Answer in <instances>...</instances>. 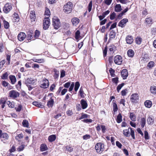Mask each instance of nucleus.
Masks as SVG:
<instances>
[{
  "label": "nucleus",
  "mask_w": 156,
  "mask_h": 156,
  "mask_svg": "<svg viewBox=\"0 0 156 156\" xmlns=\"http://www.w3.org/2000/svg\"><path fill=\"white\" fill-rule=\"evenodd\" d=\"M122 10L121 6L120 4L116 5L115 7V11L116 12H119Z\"/></svg>",
  "instance_id": "nucleus-30"
},
{
  "label": "nucleus",
  "mask_w": 156,
  "mask_h": 156,
  "mask_svg": "<svg viewBox=\"0 0 156 156\" xmlns=\"http://www.w3.org/2000/svg\"><path fill=\"white\" fill-rule=\"evenodd\" d=\"M154 62L150 61L148 63V66L149 68H151V67H152L154 66Z\"/></svg>",
  "instance_id": "nucleus-54"
},
{
  "label": "nucleus",
  "mask_w": 156,
  "mask_h": 156,
  "mask_svg": "<svg viewBox=\"0 0 156 156\" xmlns=\"http://www.w3.org/2000/svg\"><path fill=\"white\" fill-rule=\"evenodd\" d=\"M144 105L147 107L150 108L152 105V102L149 100H147L145 101Z\"/></svg>",
  "instance_id": "nucleus-28"
},
{
  "label": "nucleus",
  "mask_w": 156,
  "mask_h": 156,
  "mask_svg": "<svg viewBox=\"0 0 156 156\" xmlns=\"http://www.w3.org/2000/svg\"><path fill=\"white\" fill-rule=\"evenodd\" d=\"M8 76V74L7 72H6L3 74L1 76L2 79L3 80H5L7 78Z\"/></svg>",
  "instance_id": "nucleus-48"
},
{
  "label": "nucleus",
  "mask_w": 156,
  "mask_h": 156,
  "mask_svg": "<svg viewBox=\"0 0 156 156\" xmlns=\"http://www.w3.org/2000/svg\"><path fill=\"white\" fill-rule=\"evenodd\" d=\"M54 103V100L52 98H50L48 102L47 106L49 108H51L53 106Z\"/></svg>",
  "instance_id": "nucleus-19"
},
{
  "label": "nucleus",
  "mask_w": 156,
  "mask_h": 156,
  "mask_svg": "<svg viewBox=\"0 0 156 156\" xmlns=\"http://www.w3.org/2000/svg\"><path fill=\"white\" fill-rule=\"evenodd\" d=\"M40 34V32L38 30H36L34 33V37L35 38H37L39 36Z\"/></svg>",
  "instance_id": "nucleus-43"
},
{
  "label": "nucleus",
  "mask_w": 156,
  "mask_h": 156,
  "mask_svg": "<svg viewBox=\"0 0 156 156\" xmlns=\"http://www.w3.org/2000/svg\"><path fill=\"white\" fill-rule=\"evenodd\" d=\"M121 75L124 79H126L128 76L127 70L126 69H123L121 72Z\"/></svg>",
  "instance_id": "nucleus-16"
},
{
  "label": "nucleus",
  "mask_w": 156,
  "mask_h": 156,
  "mask_svg": "<svg viewBox=\"0 0 156 156\" xmlns=\"http://www.w3.org/2000/svg\"><path fill=\"white\" fill-rule=\"evenodd\" d=\"M154 121V119L151 117H149L147 119V122L149 124H151Z\"/></svg>",
  "instance_id": "nucleus-42"
},
{
  "label": "nucleus",
  "mask_w": 156,
  "mask_h": 156,
  "mask_svg": "<svg viewBox=\"0 0 156 156\" xmlns=\"http://www.w3.org/2000/svg\"><path fill=\"white\" fill-rule=\"evenodd\" d=\"M23 135L22 133H21L20 134L18 135V136L16 137V139L17 140H18L19 138L21 139L23 138Z\"/></svg>",
  "instance_id": "nucleus-62"
},
{
  "label": "nucleus",
  "mask_w": 156,
  "mask_h": 156,
  "mask_svg": "<svg viewBox=\"0 0 156 156\" xmlns=\"http://www.w3.org/2000/svg\"><path fill=\"white\" fill-rule=\"evenodd\" d=\"M152 22V20L150 17L147 18L145 19V22L147 24H151Z\"/></svg>",
  "instance_id": "nucleus-34"
},
{
  "label": "nucleus",
  "mask_w": 156,
  "mask_h": 156,
  "mask_svg": "<svg viewBox=\"0 0 156 156\" xmlns=\"http://www.w3.org/2000/svg\"><path fill=\"white\" fill-rule=\"evenodd\" d=\"M114 61L115 64L121 65L122 61V58L120 55H117L114 57Z\"/></svg>",
  "instance_id": "nucleus-9"
},
{
  "label": "nucleus",
  "mask_w": 156,
  "mask_h": 156,
  "mask_svg": "<svg viewBox=\"0 0 156 156\" xmlns=\"http://www.w3.org/2000/svg\"><path fill=\"white\" fill-rule=\"evenodd\" d=\"M127 55L128 56L132 57L134 55L133 51L132 49L129 50L127 52Z\"/></svg>",
  "instance_id": "nucleus-29"
},
{
  "label": "nucleus",
  "mask_w": 156,
  "mask_h": 156,
  "mask_svg": "<svg viewBox=\"0 0 156 156\" xmlns=\"http://www.w3.org/2000/svg\"><path fill=\"white\" fill-rule=\"evenodd\" d=\"M4 25L5 28L6 29H7L9 27V24L7 21H4Z\"/></svg>",
  "instance_id": "nucleus-52"
},
{
  "label": "nucleus",
  "mask_w": 156,
  "mask_h": 156,
  "mask_svg": "<svg viewBox=\"0 0 156 156\" xmlns=\"http://www.w3.org/2000/svg\"><path fill=\"white\" fill-rule=\"evenodd\" d=\"M139 98L138 95L137 94L135 93L132 94L131 96L130 100L132 102L136 101Z\"/></svg>",
  "instance_id": "nucleus-12"
},
{
  "label": "nucleus",
  "mask_w": 156,
  "mask_h": 156,
  "mask_svg": "<svg viewBox=\"0 0 156 156\" xmlns=\"http://www.w3.org/2000/svg\"><path fill=\"white\" fill-rule=\"evenodd\" d=\"M108 48L107 46H106L104 50L103 51V56L104 57L106 56L107 51Z\"/></svg>",
  "instance_id": "nucleus-55"
},
{
  "label": "nucleus",
  "mask_w": 156,
  "mask_h": 156,
  "mask_svg": "<svg viewBox=\"0 0 156 156\" xmlns=\"http://www.w3.org/2000/svg\"><path fill=\"white\" fill-rule=\"evenodd\" d=\"M22 124L23 127H28V122L26 120H24L22 122Z\"/></svg>",
  "instance_id": "nucleus-40"
},
{
  "label": "nucleus",
  "mask_w": 156,
  "mask_h": 156,
  "mask_svg": "<svg viewBox=\"0 0 156 156\" xmlns=\"http://www.w3.org/2000/svg\"><path fill=\"white\" fill-rule=\"evenodd\" d=\"M36 82V80L33 78H28L27 79L25 82V84L28 87L29 90H31L34 87L32 86L34 85Z\"/></svg>",
  "instance_id": "nucleus-1"
},
{
  "label": "nucleus",
  "mask_w": 156,
  "mask_h": 156,
  "mask_svg": "<svg viewBox=\"0 0 156 156\" xmlns=\"http://www.w3.org/2000/svg\"><path fill=\"white\" fill-rule=\"evenodd\" d=\"M92 1H91L88 5V10L89 12H90L92 9Z\"/></svg>",
  "instance_id": "nucleus-53"
},
{
  "label": "nucleus",
  "mask_w": 156,
  "mask_h": 156,
  "mask_svg": "<svg viewBox=\"0 0 156 156\" xmlns=\"http://www.w3.org/2000/svg\"><path fill=\"white\" fill-rule=\"evenodd\" d=\"M50 14V12L49 9L48 8H46L45 11L44 15L49 17Z\"/></svg>",
  "instance_id": "nucleus-35"
},
{
  "label": "nucleus",
  "mask_w": 156,
  "mask_h": 156,
  "mask_svg": "<svg viewBox=\"0 0 156 156\" xmlns=\"http://www.w3.org/2000/svg\"><path fill=\"white\" fill-rule=\"evenodd\" d=\"M144 138L146 140H148L149 139L148 133L146 131H145L144 132Z\"/></svg>",
  "instance_id": "nucleus-61"
},
{
  "label": "nucleus",
  "mask_w": 156,
  "mask_h": 156,
  "mask_svg": "<svg viewBox=\"0 0 156 156\" xmlns=\"http://www.w3.org/2000/svg\"><path fill=\"white\" fill-rule=\"evenodd\" d=\"M112 106L113 108V111L114 112H117L118 110V107L115 101L114 100H113Z\"/></svg>",
  "instance_id": "nucleus-22"
},
{
  "label": "nucleus",
  "mask_w": 156,
  "mask_h": 156,
  "mask_svg": "<svg viewBox=\"0 0 156 156\" xmlns=\"http://www.w3.org/2000/svg\"><path fill=\"white\" fill-rule=\"evenodd\" d=\"M124 85V83H123L119 84L117 88V90L118 92H119L122 87Z\"/></svg>",
  "instance_id": "nucleus-44"
},
{
  "label": "nucleus",
  "mask_w": 156,
  "mask_h": 156,
  "mask_svg": "<svg viewBox=\"0 0 156 156\" xmlns=\"http://www.w3.org/2000/svg\"><path fill=\"white\" fill-rule=\"evenodd\" d=\"M22 106L21 105H19L18 107H15V109L16 111L20 112L21 111L22 109Z\"/></svg>",
  "instance_id": "nucleus-57"
},
{
  "label": "nucleus",
  "mask_w": 156,
  "mask_h": 156,
  "mask_svg": "<svg viewBox=\"0 0 156 156\" xmlns=\"http://www.w3.org/2000/svg\"><path fill=\"white\" fill-rule=\"evenodd\" d=\"M142 41V39L140 37H137L135 40L136 44H141Z\"/></svg>",
  "instance_id": "nucleus-45"
},
{
  "label": "nucleus",
  "mask_w": 156,
  "mask_h": 156,
  "mask_svg": "<svg viewBox=\"0 0 156 156\" xmlns=\"http://www.w3.org/2000/svg\"><path fill=\"white\" fill-rule=\"evenodd\" d=\"M48 148L45 144H42L41 145L40 147V151H44L47 150Z\"/></svg>",
  "instance_id": "nucleus-23"
},
{
  "label": "nucleus",
  "mask_w": 156,
  "mask_h": 156,
  "mask_svg": "<svg viewBox=\"0 0 156 156\" xmlns=\"http://www.w3.org/2000/svg\"><path fill=\"white\" fill-rule=\"evenodd\" d=\"M56 138V136L55 135H52L48 137L49 141L52 142L55 140Z\"/></svg>",
  "instance_id": "nucleus-26"
},
{
  "label": "nucleus",
  "mask_w": 156,
  "mask_h": 156,
  "mask_svg": "<svg viewBox=\"0 0 156 156\" xmlns=\"http://www.w3.org/2000/svg\"><path fill=\"white\" fill-rule=\"evenodd\" d=\"M128 21L127 19H124L121 20L119 23L118 26L119 27H123L125 26L126 23Z\"/></svg>",
  "instance_id": "nucleus-15"
},
{
  "label": "nucleus",
  "mask_w": 156,
  "mask_h": 156,
  "mask_svg": "<svg viewBox=\"0 0 156 156\" xmlns=\"http://www.w3.org/2000/svg\"><path fill=\"white\" fill-rule=\"evenodd\" d=\"M13 17L15 22H17L19 21V17L18 14L17 13L15 12L14 13Z\"/></svg>",
  "instance_id": "nucleus-31"
},
{
  "label": "nucleus",
  "mask_w": 156,
  "mask_h": 156,
  "mask_svg": "<svg viewBox=\"0 0 156 156\" xmlns=\"http://www.w3.org/2000/svg\"><path fill=\"white\" fill-rule=\"evenodd\" d=\"M26 34L23 32L20 33L18 36V39L20 41H23L26 37Z\"/></svg>",
  "instance_id": "nucleus-14"
},
{
  "label": "nucleus",
  "mask_w": 156,
  "mask_h": 156,
  "mask_svg": "<svg viewBox=\"0 0 156 156\" xmlns=\"http://www.w3.org/2000/svg\"><path fill=\"white\" fill-rule=\"evenodd\" d=\"M109 71L111 76L114 77L115 76V74L114 73V70L112 68H111Z\"/></svg>",
  "instance_id": "nucleus-59"
},
{
  "label": "nucleus",
  "mask_w": 156,
  "mask_h": 156,
  "mask_svg": "<svg viewBox=\"0 0 156 156\" xmlns=\"http://www.w3.org/2000/svg\"><path fill=\"white\" fill-rule=\"evenodd\" d=\"M50 25V21L48 17H45L43 20V28L46 30L48 29Z\"/></svg>",
  "instance_id": "nucleus-6"
},
{
  "label": "nucleus",
  "mask_w": 156,
  "mask_h": 156,
  "mask_svg": "<svg viewBox=\"0 0 156 156\" xmlns=\"http://www.w3.org/2000/svg\"><path fill=\"white\" fill-rule=\"evenodd\" d=\"M33 34V33L31 32H30L28 33V35L27 37V38L28 40H31L32 39Z\"/></svg>",
  "instance_id": "nucleus-39"
},
{
  "label": "nucleus",
  "mask_w": 156,
  "mask_h": 156,
  "mask_svg": "<svg viewBox=\"0 0 156 156\" xmlns=\"http://www.w3.org/2000/svg\"><path fill=\"white\" fill-rule=\"evenodd\" d=\"M126 41L127 44H131L133 42V39L132 36H128L126 38Z\"/></svg>",
  "instance_id": "nucleus-17"
},
{
  "label": "nucleus",
  "mask_w": 156,
  "mask_h": 156,
  "mask_svg": "<svg viewBox=\"0 0 156 156\" xmlns=\"http://www.w3.org/2000/svg\"><path fill=\"white\" fill-rule=\"evenodd\" d=\"M9 78L10 79L11 82L12 84H14L16 81V78L14 76L10 75L9 76Z\"/></svg>",
  "instance_id": "nucleus-25"
},
{
  "label": "nucleus",
  "mask_w": 156,
  "mask_h": 156,
  "mask_svg": "<svg viewBox=\"0 0 156 156\" xmlns=\"http://www.w3.org/2000/svg\"><path fill=\"white\" fill-rule=\"evenodd\" d=\"M73 8V4L71 2H69L65 5L63 7L64 12L67 13H70Z\"/></svg>",
  "instance_id": "nucleus-3"
},
{
  "label": "nucleus",
  "mask_w": 156,
  "mask_h": 156,
  "mask_svg": "<svg viewBox=\"0 0 156 156\" xmlns=\"http://www.w3.org/2000/svg\"><path fill=\"white\" fill-rule=\"evenodd\" d=\"M115 33L113 30H112L109 34L110 38H113L115 37Z\"/></svg>",
  "instance_id": "nucleus-36"
},
{
  "label": "nucleus",
  "mask_w": 156,
  "mask_h": 156,
  "mask_svg": "<svg viewBox=\"0 0 156 156\" xmlns=\"http://www.w3.org/2000/svg\"><path fill=\"white\" fill-rule=\"evenodd\" d=\"M49 82L48 80L46 79H44L43 81V83L40 86V87L43 88H46L48 87Z\"/></svg>",
  "instance_id": "nucleus-11"
},
{
  "label": "nucleus",
  "mask_w": 156,
  "mask_h": 156,
  "mask_svg": "<svg viewBox=\"0 0 156 156\" xmlns=\"http://www.w3.org/2000/svg\"><path fill=\"white\" fill-rule=\"evenodd\" d=\"M122 120V116L120 113H119L117 117V122L118 123H120Z\"/></svg>",
  "instance_id": "nucleus-32"
},
{
  "label": "nucleus",
  "mask_w": 156,
  "mask_h": 156,
  "mask_svg": "<svg viewBox=\"0 0 156 156\" xmlns=\"http://www.w3.org/2000/svg\"><path fill=\"white\" fill-rule=\"evenodd\" d=\"M2 84L3 86L6 87L8 86L9 83L5 81H2Z\"/></svg>",
  "instance_id": "nucleus-56"
},
{
  "label": "nucleus",
  "mask_w": 156,
  "mask_h": 156,
  "mask_svg": "<svg viewBox=\"0 0 156 156\" xmlns=\"http://www.w3.org/2000/svg\"><path fill=\"white\" fill-rule=\"evenodd\" d=\"M79 92L81 97L83 98L84 97V96L83 95V91L82 87H81L80 88Z\"/></svg>",
  "instance_id": "nucleus-51"
},
{
  "label": "nucleus",
  "mask_w": 156,
  "mask_h": 156,
  "mask_svg": "<svg viewBox=\"0 0 156 156\" xmlns=\"http://www.w3.org/2000/svg\"><path fill=\"white\" fill-rule=\"evenodd\" d=\"M30 17L31 22H34L36 19V16L35 11L34 10L31 11Z\"/></svg>",
  "instance_id": "nucleus-13"
},
{
  "label": "nucleus",
  "mask_w": 156,
  "mask_h": 156,
  "mask_svg": "<svg viewBox=\"0 0 156 156\" xmlns=\"http://www.w3.org/2000/svg\"><path fill=\"white\" fill-rule=\"evenodd\" d=\"M33 104L37 107L41 108L44 107V105H42L41 102L37 101H34L33 102Z\"/></svg>",
  "instance_id": "nucleus-21"
},
{
  "label": "nucleus",
  "mask_w": 156,
  "mask_h": 156,
  "mask_svg": "<svg viewBox=\"0 0 156 156\" xmlns=\"http://www.w3.org/2000/svg\"><path fill=\"white\" fill-rule=\"evenodd\" d=\"M80 32L79 30H77L75 33V38L76 40H78L80 38Z\"/></svg>",
  "instance_id": "nucleus-33"
},
{
  "label": "nucleus",
  "mask_w": 156,
  "mask_h": 156,
  "mask_svg": "<svg viewBox=\"0 0 156 156\" xmlns=\"http://www.w3.org/2000/svg\"><path fill=\"white\" fill-rule=\"evenodd\" d=\"M9 95L10 97L15 98L19 97L20 94L16 90H12L9 92Z\"/></svg>",
  "instance_id": "nucleus-7"
},
{
  "label": "nucleus",
  "mask_w": 156,
  "mask_h": 156,
  "mask_svg": "<svg viewBox=\"0 0 156 156\" xmlns=\"http://www.w3.org/2000/svg\"><path fill=\"white\" fill-rule=\"evenodd\" d=\"M83 140H87L90 138V136L88 134H86L84 135L83 136Z\"/></svg>",
  "instance_id": "nucleus-50"
},
{
  "label": "nucleus",
  "mask_w": 156,
  "mask_h": 156,
  "mask_svg": "<svg viewBox=\"0 0 156 156\" xmlns=\"http://www.w3.org/2000/svg\"><path fill=\"white\" fill-rule=\"evenodd\" d=\"M150 91L151 93L153 94H156V86H153L150 87Z\"/></svg>",
  "instance_id": "nucleus-27"
},
{
  "label": "nucleus",
  "mask_w": 156,
  "mask_h": 156,
  "mask_svg": "<svg viewBox=\"0 0 156 156\" xmlns=\"http://www.w3.org/2000/svg\"><path fill=\"white\" fill-rule=\"evenodd\" d=\"M123 133L126 137L129 136L130 135H131L133 139H135L134 131L130 127H129L128 129L124 130Z\"/></svg>",
  "instance_id": "nucleus-2"
},
{
  "label": "nucleus",
  "mask_w": 156,
  "mask_h": 156,
  "mask_svg": "<svg viewBox=\"0 0 156 156\" xmlns=\"http://www.w3.org/2000/svg\"><path fill=\"white\" fill-rule=\"evenodd\" d=\"M116 16V14L114 12H113L110 16V19L111 20H113L114 19L115 16Z\"/></svg>",
  "instance_id": "nucleus-58"
},
{
  "label": "nucleus",
  "mask_w": 156,
  "mask_h": 156,
  "mask_svg": "<svg viewBox=\"0 0 156 156\" xmlns=\"http://www.w3.org/2000/svg\"><path fill=\"white\" fill-rule=\"evenodd\" d=\"M66 114L69 116H70L73 114V112L72 110H68L66 112Z\"/></svg>",
  "instance_id": "nucleus-64"
},
{
  "label": "nucleus",
  "mask_w": 156,
  "mask_h": 156,
  "mask_svg": "<svg viewBox=\"0 0 156 156\" xmlns=\"http://www.w3.org/2000/svg\"><path fill=\"white\" fill-rule=\"evenodd\" d=\"M129 117L130 119L132 121H136V116L133 112H130V113Z\"/></svg>",
  "instance_id": "nucleus-24"
},
{
  "label": "nucleus",
  "mask_w": 156,
  "mask_h": 156,
  "mask_svg": "<svg viewBox=\"0 0 156 156\" xmlns=\"http://www.w3.org/2000/svg\"><path fill=\"white\" fill-rule=\"evenodd\" d=\"M66 148L69 152H71L73 151V148L71 146H67Z\"/></svg>",
  "instance_id": "nucleus-60"
},
{
  "label": "nucleus",
  "mask_w": 156,
  "mask_h": 156,
  "mask_svg": "<svg viewBox=\"0 0 156 156\" xmlns=\"http://www.w3.org/2000/svg\"><path fill=\"white\" fill-rule=\"evenodd\" d=\"M146 123V119L144 118H142L141 119L140 124L141 127H144Z\"/></svg>",
  "instance_id": "nucleus-38"
},
{
  "label": "nucleus",
  "mask_w": 156,
  "mask_h": 156,
  "mask_svg": "<svg viewBox=\"0 0 156 156\" xmlns=\"http://www.w3.org/2000/svg\"><path fill=\"white\" fill-rule=\"evenodd\" d=\"M7 104L8 105V106L9 108H13L14 107V104L10 102L9 101H8L7 102Z\"/></svg>",
  "instance_id": "nucleus-46"
},
{
  "label": "nucleus",
  "mask_w": 156,
  "mask_h": 156,
  "mask_svg": "<svg viewBox=\"0 0 156 156\" xmlns=\"http://www.w3.org/2000/svg\"><path fill=\"white\" fill-rule=\"evenodd\" d=\"M104 144L101 143H98L95 145V149L98 153H101L104 150Z\"/></svg>",
  "instance_id": "nucleus-5"
},
{
  "label": "nucleus",
  "mask_w": 156,
  "mask_h": 156,
  "mask_svg": "<svg viewBox=\"0 0 156 156\" xmlns=\"http://www.w3.org/2000/svg\"><path fill=\"white\" fill-rule=\"evenodd\" d=\"M33 60L35 62H37L38 63H41L44 62V60L43 59H33Z\"/></svg>",
  "instance_id": "nucleus-49"
},
{
  "label": "nucleus",
  "mask_w": 156,
  "mask_h": 156,
  "mask_svg": "<svg viewBox=\"0 0 156 156\" xmlns=\"http://www.w3.org/2000/svg\"><path fill=\"white\" fill-rule=\"evenodd\" d=\"M61 23L57 17L55 16L53 18V25L55 29H58L60 27Z\"/></svg>",
  "instance_id": "nucleus-4"
},
{
  "label": "nucleus",
  "mask_w": 156,
  "mask_h": 156,
  "mask_svg": "<svg viewBox=\"0 0 156 156\" xmlns=\"http://www.w3.org/2000/svg\"><path fill=\"white\" fill-rule=\"evenodd\" d=\"M12 5L11 4L7 3L6 4L4 5L3 11L5 13H9L12 9Z\"/></svg>",
  "instance_id": "nucleus-8"
},
{
  "label": "nucleus",
  "mask_w": 156,
  "mask_h": 156,
  "mask_svg": "<svg viewBox=\"0 0 156 156\" xmlns=\"http://www.w3.org/2000/svg\"><path fill=\"white\" fill-rule=\"evenodd\" d=\"M80 86V84L79 82H76L75 83L74 90L75 91H77Z\"/></svg>",
  "instance_id": "nucleus-37"
},
{
  "label": "nucleus",
  "mask_w": 156,
  "mask_h": 156,
  "mask_svg": "<svg viewBox=\"0 0 156 156\" xmlns=\"http://www.w3.org/2000/svg\"><path fill=\"white\" fill-rule=\"evenodd\" d=\"M25 145L24 144H22L17 149V150L18 151H23Z\"/></svg>",
  "instance_id": "nucleus-41"
},
{
  "label": "nucleus",
  "mask_w": 156,
  "mask_h": 156,
  "mask_svg": "<svg viewBox=\"0 0 156 156\" xmlns=\"http://www.w3.org/2000/svg\"><path fill=\"white\" fill-rule=\"evenodd\" d=\"M72 22L73 25V26H76L80 22V20L77 18H73L72 20Z\"/></svg>",
  "instance_id": "nucleus-20"
},
{
  "label": "nucleus",
  "mask_w": 156,
  "mask_h": 156,
  "mask_svg": "<svg viewBox=\"0 0 156 156\" xmlns=\"http://www.w3.org/2000/svg\"><path fill=\"white\" fill-rule=\"evenodd\" d=\"M80 104L83 109L86 108L87 107V101L84 99H82L80 101Z\"/></svg>",
  "instance_id": "nucleus-18"
},
{
  "label": "nucleus",
  "mask_w": 156,
  "mask_h": 156,
  "mask_svg": "<svg viewBox=\"0 0 156 156\" xmlns=\"http://www.w3.org/2000/svg\"><path fill=\"white\" fill-rule=\"evenodd\" d=\"M6 102V99L5 98H1L0 99V105L2 104H5Z\"/></svg>",
  "instance_id": "nucleus-47"
},
{
  "label": "nucleus",
  "mask_w": 156,
  "mask_h": 156,
  "mask_svg": "<svg viewBox=\"0 0 156 156\" xmlns=\"http://www.w3.org/2000/svg\"><path fill=\"white\" fill-rule=\"evenodd\" d=\"M1 141L4 143H6V140H8L9 138L8 134L5 133H2L1 137Z\"/></svg>",
  "instance_id": "nucleus-10"
},
{
  "label": "nucleus",
  "mask_w": 156,
  "mask_h": 156,
  "mask_svg": "<svg viewBox=\"0 0 156 156\" xmlns=\"http://www.w3.org/2000/svg\"><path fill=\"white\" fill-rule=\"evenodd\" d=\"M88 115L86 114H82V116L80 118V119H83L88 118Z\"/></svg>",
  "instance_id": "nucleus-63"
}]
</instances>
